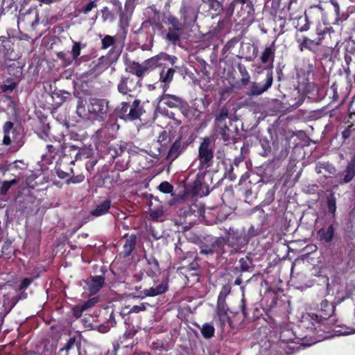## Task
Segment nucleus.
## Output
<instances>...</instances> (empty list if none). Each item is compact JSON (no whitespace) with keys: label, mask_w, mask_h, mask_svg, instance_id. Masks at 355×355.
<instances>
[{"label":"nucleus","mask_w":355,"mask_h":355,"mask_svg":"<svg viewBox=\"0 0 355 355\" xmlns=\"http://www.w3.org/2000/svg\"><path fill=\"white\" fill-rule=\"evenodd\" d=\"M334 310V305L324 300L317 312L307 313L302 316L300 326L308 331L304 338H309L311 340V343L304 345H311L331 336H323L322 333H330V329L333 328Z\"/></svg>","instance_id":"f257e3e1"},{"label":"nucleus","mask_w":355,"mask_h":355,"mask_svg":"<svg viewBox=\"0 0 355 355\" xmlns=\"http://www.w3.org/2000/svg\"><path fill=\"white\" fill-rule=\"evenodd\" d=\"M80 157V150L74 146L71 147L66 151L56 162L55 171L58 176L61 179L67 178V183H80L85 176L83 174L73 175V170L71 166L75 164L76 161Z\"/></svg>","instance_id":"f03ea898"},{"label":"nucleus","mask_w":355,"mask_h":355,"mask_svg":"<svg viewBox=\"0 0 355 355\" xmlns=\"http://www.w3.org/2000/svg\"><path fill=\"white\" fill-rule=\"evenodd\" d=\"M200 254L205 256L220 255L224 253L225 240L222 237L207 236L197 243Z\"/></svg>","instance_id":"7ed1b4c3"},{"label":"nucleus","mask_w":355,"mask_h":355,"mask_svg":"<svg viewBox=\"0 0 355 355\" xmlns=\"http://www.w3.org/2000/svg\"><path fill=\"white\" fill-rule=\"evenodd\" d=\"M214 141L210 137H205L202 139V141L198 147V159L199 161V170L207 171L213 164L214 157Z\"/></svg>","instance_id":"20e7f679"},{"label":"nucleus","mask_w":355,"mask_h":355,"mask_svg":"<svg viewBox=\"0 0 355 355\" xmlns=\"http://www.w3.org/2000/svg\"><path fill=\"white\" fill-rule=\"evenodd\" d=\"M116 45L113 36L106 35L101 39L102 49L112 48L108 51L107 56H101L98 58L97 66L103 65L105 68H107L118 60L121 53L118 47L115 48Z\"/></svg>","instance_id":"39448f33"},{"label":"nucleus","mask_w":355,"mask_h":355,"mask_svg":"<svg viewBox=\"0 0 355 355\" xmlns=\"http://www.w3.org/2000/svg\"><path fill=\"white\" fill-rule=\"evenodd\" d=\"M165 24L167 26L168 32L166 35V40L173 44H176L181 40V35L186 28L180 20L173 15H168L166 17Z\"/></svg>","instance_id":"423d86ee"},{"label":"nucleus","mask_w":355,"mask_h":355,"mask_svg":"<svg viewBox=\"0 0 355 355\" xmlns=\"http://www.w3.org/2000/svg\"><path fill=\"white\" fill-rule=\"evenodd\" d=\"M109 110V102L105 99L92 98L87 105V111L90 119L103 121Z\"/></svg>","instance_id":"0eeeda50"},{"label":"nucleus","mask_w":355,"mask_h":355,"mask_svg":"<svg viewBox=\"0 0 355 355\" xmlns=\"http://www.w3.org/2000/svg\"><path fill=\"white\" fill-rule=\"evenodd\" d=\"M141 86L140 80H137L130 76H122L117 84V90L121 95L127 96L128 100L136 98V93Z\"/></svg>","instance_id":"6e6552de"},{"label":"nucleus","mask_w":355,"mask_h":355,"mask_svg":"<svg viewBox=\"0 0 355 355\" xmlns=\"http://www.w3.org/2000/svg\"><path fill=\"white\" fill-rule=\"evenodd\" d=\"M160 101L169 108L178 109L185 117H189L191 107L182 97L164 92L160 96Z\"/></svg>","instance_id":"1a4fd4ad"},{"label":"nucleus","mask_w":355,"mask_h":355,"mask_svg":"<svg viewBox=\"0 0 355 355\" xmlns=\"http://www.w3.org/2000/svg\"><path fill=\"white\" fill-rule=\"evenodd\" d=\"M178 58L176 56L170 55L166 53H161L145 60L144 62L146 67V70L149 73L152 70L157 67H162L164 65H167V62L172 66H174Z\"/></svg>","instance_id":"9d476101"},{"label":"nucleus","mask_w":355,"mask_h":355,"mask_svg":"<svg viewBox=\"0 0 355 355\" xmlns=\"http://www.w3.org/2000/svg\"><path fill=\"white\" fill-rule=\"evenodd\" d=\"M39 21V11L36 8H31L25 13H21L18 17V24H21L27 30H35Z\"/></svg>","instance_id":"9b49d317"},{"label":"nucleus","mask_w":355,"mask_h":355,"mask_svg":"<svg viewBox=\"0 0 355 355\" xmlns=\"http://www.w3.org/2000/svg\"><path fill=\"white\" fill-rule=\"evenodd\" d=\"M119 128V125L115 122H107L96 132L95 135L100 141L107 142L115 138L116 132Z\"/></svg>","instance_id":"f8f14e48"},{"label":"nucleus","mask_w":355,"mask_h":355,"mask_svg":"<svg viewBox=\"0 0 355 355\" xmlns=\"http://www.w3.org/2000/svg\"><path fill=\"white\" fill-rule=\"evenodd\" d=\"M193 141V139L189 138L187 141L182 142V136L178 137L168 150L167 159L171 161H174L187 149L188 146L191 144Z\"/></svg>","instance_id":"ddd939ff"},{"label":"nucleus","mask_w":355,"mask_h":355,"mask_svg":"<svg viewBox=\"0 0 355 355\" xmlns=\"http://www.w3.org/2000/svg\"><path fill=\"white\" fill-rule=\"evenodd\" d=\"M145 24H142V26L137 32V43L143 51H148L153 46L154 35L146 30Z\"/></svg>","instance_id":"4468645a"},{"label":"nucleus","mask_w":355,"mask_h":355,"mask_svg":"<svg viewBox=\"0 0 355 355\" xmlns=\"http://www.w3.org/2000/svg\"><path fill=\"white\" fill-rule=\"evenodd\" d=\"M236 15L243 24H251L254 19L255 8L253 2L239 7Z\"/></svg>","instance_id":"2eb2a0df"},{"label":"nucleus","mask_w":355,"mask_h":355,"mask_svg":"<svg viewBox=\"0 0 355 355\" xmlns=\"http://www.w3.org/2000/svg\"><path fill=\"white\" fill-rule=\"evenodd\" d=\"M180 19L186 28L192 26L197 19V12L195 8L189 5H182L180 9Z\"/></svg>","instance_id":"dca6fc26"},{"label":"nucleus","mask_w":355,"mask_h":355,"mask_svg":"<svg viewBox=\"0 0 355 355\" xmlns=\"http://www.w3.org/2000/svg\"><path fill=\"white\" fill-rule=\"evenodd\" d=\"M273 83V73L272 71H267L266 80L263 85H260L259 83L253 82L251 85V88L248 92L249 96H259L263 92H266L271 87Z\"/></svg>","instance_id":"f3484780"},{"label":"nucleus","mask_w":355,"mask_h":355,"mask_svg":"<svg viewBox=\"0 0 355 355\" xmlns=\"http://www.w3.org/2000/svg\"><path fill=\"white\" fill-rule=\"evenodd\" d=\"M229 291L226 288H223V291H220L217 302V314L220 318V320L225 323L229 318L227 315V312L229 309L225 302V297L227 295Z\"/></svg>","instance_id":"a211bd4d"},{"label":"nucleus","mask_w":355,"mask_h":355,"mask_svg":"<svg viewBox=\"0 0 355 355\" xmlns=\"http://www.w3.org/2000/svg\"><path fill=\"white\" fill-rule=\"evenodd\" d=\"M145 110L140 99L135 98L133 102L130 103L128 109V121H134L140 119Z\"/></svg>","instance_id":"6ab92c4d"},{"label":"nucleus","mask_w":355,"mask_h":355,"mask_svg":"<svg viewBox=\"0 0 355 355\" xmlns=\"http://www.w3.org/2000/svg\"><path fill=\"white\" fill-rule=\"evenodd\" d=\"M87 290L92 295H96L105 284V278L101 275L91 276L86 281Z\"/></svg>","instance_id":"aec40b11"},{"label":"nucleus","mask_w":355,"mask_h":355,"mask_svg":"<svg viewBox=\"0 0 355 355\" xmlns=\"http://www.w3.org/2000/svg\"><path fill=\"white\" fill-rule=\"evenodd\" d=\"M275 51H276V46L275 41H273L272 43L268 46H266L263 51L261 53L260 57V60L261 63L266 64L268 62L270 63V67L268 69V71H272L273 68V62L275 58Z\"/></svg>","instance_id":"412c9836"},{"label":"nucleus","mask_w":355,"mask_h":355,"mask_svg":"<svg viewBox=\"0 0 355 355\" xmlns=\"http://www.w3.org/2000/svg\"><path fill=\"white\" fill-rule=\"evenodd\" d=\"M171 65V67H167V65H164L162 69L159 73V81L164 83L162 86L163 92H166L169 87V85L173 80L175 69Z\"/></svg>","instance_id":"4be33fe9"},{"label":"nucleus","mask_w":355,"mask_h":355,"mask_svg":"<svg viewBox=\"0 0 355 355\" xmlns=\"http://www.w3.org/2000/svg\"><path fill=\"white\" fill-rule=\"evenodd\" d=\"M287 10L289 13L288 20H294L298 16L300 17L306 13L302 3L297 0H290L287 6Z\"/></svg>","instance_id":"5701e85b"},{"label":"nucleus","mask_w":355,"mask_h":355,"mask_svg":"<svg viewBox=\"0 0 355 355\" xmlns=\"http://www.w3.org/2000/svg\"><path fill=\"white\" fill-rule=\"evenodd\" d=\"M148 205L149 214L153 220H156L163 215V207L157 198L151 199Z\"/></svg>","instance_id":"b1692460"},{"label":"nucleus","mask_w":355,"mask_h":355,"mask_svg":"<svg viewBox=\"0 0 355 355\" xmlns=\"http://www.w3.org/2000/svg\"><path fill=\"white\" fill-rule=\"evenodd\" d=\"M355 177V153L348 162L345 169L343 171V178L340 181V184H347Z\"/></svg>","instance_id":"393cba45"},{"label":"nucleus","mask_w":355,"mask_h":355,"mask_svg":"<svg viewBox=\"0 0 355 355\" xmlns=\"http://www.w3.org/2000/svg\"><path fill=\"white\" fill-rule=\"evenodd\" d=\"M128 33V26L120 25V28L118 30L115 35L113 36L115 43L116 44L115 48L118 47L119 51L121 52L126 40Z\"/></svg>","instance_id":"a878e982"},{"label":"nucleus","mask_w":355,"mask_h":355,"mask_svg":"<svg viewBox=\"0 0 355 355\" xmlns=\"http://www.w3.org/2000/svg\"><path fill=\"white\" fill-rule=\"evenodd\" d=\"M293 21V25L296 28L297 31L304 32L310 28L311 22L309 21L306 13L298 16Z\"/></svg>","instance_id":"bb28decb"},{"label":"nucleus","mask_w":355,"mask_h":355,"mask_svg":"<svg viewBox=\"0 0 355 355\" xmlns=\"http://www.w3.org/2000/svg\"><path fill=\"white\" fill-rule=\"evenodd\" d=\"M129 72L137 76L140 79H142L146 74L148 73L146 70V67H145L144 62L140 64L135 61L131 62L129 65Z\"/></svg>","instance_id":"cd10ccee"},{"label":"nucleus","mask_w":355,"mask_h":355,"mask_svg":"<svg viewBox=\"0 0 355 355\" xmlns=\"http://www.w3.org/2000/svg\"><path fill=\"white\" fill-rule=\"evenodd\" d=\"M130 108V101H123L118 105L114 110V114L118 118L128 121V109Z\"/></svg>","instance_id":"c85d7f7f"},{"label":"nucleus","mask_w":355,"mask_h":355,"mask_svg":"<svg viewBox=\"0 0 355 355\" xmlns=\"http://www.w3.org/2000/svg\"><path fill=\"white\" fill-rule=\"evenodd\" d=\"M214 130L225 142H230L232 139V131L227 124L215 125Z\"/></svg>","instance_id":"c756f323"},{"label":"nucleus","mask_w":355,"mask_h":355,"mask_svg":"<svg viewBox=\"0 0 355 355\" xmlns=\"http://www.w3.org/2000/svg\"><path fill=\"white\" fill-rule=\"evenodd\" d=\"M221 164L224 169V176L230 179L231 181L236 180V175L234 173V166L231 160L223 158L221 159Z\"/></svg>","instance_id":"7c9ffc66"},{"label":"nucleus","mask_w":355,"mask_h":355,"mask_svg":"<svg viewBox=\"0 0 355 355\" xmlns=\"http://www.w3.org/2000/svg\"><path fill=\"white\" fill-rule=\"evenodd\" d=\"M111 207V200L107 198L103 202L97 205L94 209H93L90 214L94 216H100L104 215L107 212H108L109 209Z\"/></svg>","instance_id":"2f4dec72"},{"label":"nucleus","mask_w":355,"mask_h":355,"mask_svg":"<svg viewBox=\"0 0 355 355\" xmlns=\"http://www.w3.org/2000/svg\"><path fill=\"white\" fill-rule=\"evenodd\" d=\"M334 234V228L332 225H329L327 228H322L318 232L319 239L327 243L331 241Z\"/></svg>","instance_id":"473e14b6"},{"label":"nucleus","mask_w":355,"mask_h":355,"mask_svg":"<svg viewBox=\"0 0 355 355\" xmlns=\"http://www.w3.org/2000/svg\"><path fill=\"white\" fill-rule=\"evenodd\" d=\"M166 290V284L162 283L150 288L144 290L143 293L146 296L154 297L165 293Z\"/></svg>","instance_id":"72a5a7b5"},{"label":"nucleus","mask_w":355,"mask_h":355,"mask_svg":"<svg viewBox=\"0 0 355 355\" xmlns=\"http://www.w3.org/2000/svg\"><path fill=\"white\" fill-rule=\"evenodd\" d=\"M229 119V110L223 106L219 111L216 114L214 119V126L220 125L223 124H227V119Z\"/></svg>","instance_id":"f704fd0d"},{"label":"nucleus","mask_w":355,"mask_h":355,"mask_svg":"<svg viewBox=\"0 0 355 355\" xmlns=\"http://www.w3.org/2000/svg\"><path fill=\"white\" fill-rule=\"evenodd\" d=\"M136 245V236L131 234L123 245V254L125 257L130 256Z\"/></svg>","instance_id":"c9c22d12"},{"label":"nucleus","mask_w":355,"mask_h":355,"mask_svg":"<svg viewBox=\"0 0 355 355\" xmlns=\"http://www.w3.org/2000/svg\"><path fill=\"white\" fill-rule=\"evenodd\" d=\"M236 67H237L239 72L240 73V74L241 76V83L242 85H243V86L247 85L250 82V76L248 70L246 69L245 66L243 64L239 62L237 64Z\"/></svg>","instance_id":"e433bc0d"},{"label":"nucleus","mask_w":355,"mask_h":355,"mask_svg":"<svg viewBox=\"0 0 355 355\" xmlns=\"http://www.w3.org/2000/svg\"><path fill=\"white\" fill-rule=\"evenodd\" d=\"M279 339L282 343H293L295 339V335L292 330L284 329L279 334Z\"/></svg>","instance_id":"4c0bfd02"},{"label":"nucleus","mask_w":355,"mask_h":355,"mask_svg":"<svg viewBox=\"0 0 355 355\" xmlns=\"http://www.w3.org/2000/svg\"><path fill=\"white\" fill-rule=\"evenodd\" d=\"M85 44H82L80 42L73 41V46L71 51V59L73 62H77L78 58L80 55L81 49L85 47Z\"/></svg>","instance_id":"58836bf2"},{"label":"nucleus","mask_w":355,"mask_h":355,"mask_svg":"<svg viewBox=\"0 0 355 355\" xmlns=\"http://www.w3.org/2000/svg\"><path fill=\"white\" fill-rule=\"evenodd\" d=\"M252 2V0H232L227 7V13L232 15L235 10H238L239 7Z\"/></svg>","instance_id":"ea45409f"},{"label":"nucleus","mask_w":355,"mask_h":355,"mask_svg":"<svg viewBox=\"0 0 355 355\" xmlns=\"http://www.w3.org/2000/svg\"><path fill=\"white\" fill-rule=\"evenodd\" d=\"M200 332L205 339H209L214 336L215 329L212 324L205 323L202 326Z\"/></svg>","instance_id":"a19ab883"},{"label":"nucleus","mask_w":355,"mask_h":355,"mask_svg":"<svg viewBox=\"0 0 355 355\" xmlns=\"http://www.w3.org/2000/svg\"><path fill=\"white\" fill-rule=\"evenodd\" d=\"M327 205L329 213L331 214L332 215H334L336 211V198L334 196V194H331L329 196L327 197Z\"/></svg>","instance_id":"79ce46f5"},{"label":"nucleus","mask_w":355,"mask_h":355,"mask_svg":"<svg viewBox=\"0 0 355 355\" xmlns=\"http://www.w3.org/2000/svg\"><path fill=\"white\" fill-rule=\"evenodd\" d=\"M194 212L195 211H193L191 207L189 205H184L182 207H180L178 211V216L180 218H186L188 216L193 215Z\"/></svg>","instance_id":"37998d69"},{"label":"nucleus","mask_w":355,"mask_h":355,"mask_svg":"<svg viewBox=\"0 0 355 355\" xmlns=\"http://www.w3.org/2000/svg\"><path fill=\"white\" fill-rule=\"evenodd\" d=\"M71 94L69 92L63 90L54 91L52 93L53 98L57 97L60 98V101L58 102L59 104H61L67 101V99L69 98Z\"/></svg>","instance_id":"c03bdc74"},{"label":"nucleus","mask_w":355,"mask_h":355,"mask_svg":"<svg viewBox=\"0 0 355 355\" xmlns=\"http://www.w3.org/2000/svg\"><path fill=\"white\" fill-rule=\"evenodd\" d=\"M259 234V231L257 229H254L253 225H250L248 228V233L245 232H240L239 234H236V240H239L241 239L242 236L244 237H252Z\"/></svg>","instance_id":"a18cd8bd"},{"label":"nucleus","mask_w":355,"mask_h":355,"mask_svg":"<svg viewBox=\"0 0 355 355\" xmlns=\"http://www.w3.org/2000/svg\"><path fill=\"white\" fill-rule=\"evenodd\" d=\"M46 149L48 153L42 155V159L44 160L45 158L49 159L50 160L53 159L57 155L58 147L51 144H48L46 145Z\"/></svg>","instance_id":"49530a36"},{"label":"nucleus","mask_w":355,"mask_h":355,"mask_svg":"<svg viewBox=\"0 0 355 355\" xmlns=\"http://www.w3.org/2000/svg\"><path fill=\"white\" fill-rule=\"evenodd\" d=\"M97 7V0L90 1L89 3L83 5L80 9V12L83 14H88L94 8Z\"/></svg>","instance_id":"de8ad7c7"},{"label":"nucleus","mask_w":355,"mask_h":355,"mask_svg":"<svg viewBox=\"0 0 355 355\" xmlns=\"http://www.w3.org/2000/svg\"><path fill=\"white\" fill-rule=\"evenodd\" d=\"M148 305L147 303H141L139 305H135L132 307L126 306L125 310H127L128 313H139L146 309V306Z\"/></svg>","instance_id":"09e8293b"},{"label":"nucleus","mask_w":355,"mask_h":355,"mask_svg":"<svg viewBox=\"0 0 355 355\" xmlns=\"http://www.w3.org/2000/svg\"><path fill=\"white\" fill-rule=\"evenodd\" d=\"M159 190L166 194L171 193L173 191V186L167 181L161 182L158 187Z\"/></svg>","instance_id":"8fccbe9b"},{"label":"nucleus","mask_w":355,"mask_h":355,"mask_svg":"<svg viewBox=\"0 0 355 355\" xmlns=\"http://www.w3.org/2000/svg\"><path fill=\"white\" fill-rule=\"evenodd\" d=\"M261 146L263 151L260 153L262 156H267L271 151L270 143L267 139L261 140Z\"/></svg>","instance_id":"3c124183"},{"label":"nucleus","mask_w":355,"mask_h":355,"mask_svg":"<svg viewBox=\"0 0 355 355\" xmlns=\"http://www.w3.org/2000/svg\"><path fill=\"white\" fill-rule=\"evenodd\" d=\"M276 189L273 187L271 189H270L266 194V197L263 203L265 205H269L272 202L275 200V194Z\"/></svg>","instance_id":"603ef678"},{"label":"nucleus","mask_w":355,"mask_h":355,"mask_svg":"<svg viewBox=\"0 0 355 355\" xmlns=\"http://www.w3.org/2000/svg\"><path fill=\"white\" fill-rule=\"evenodd\" d=\"M16 182V180H13L11 181H3L0 187V194L5 195L10 189L11 186Z\"/></svg>","instance_id":"864d4df0"},{"label":"nucleus","mask_w":355,"mask_h":355,"mask_svg":"<svg viewBox=\"0 0 355 355\" xmlns=\"http://www.w3.org/2000/svg\"><path fill=\"white\" fill-rule=\"evenodd\" d=\"M57 57L62 60L65 66L71 65L73 63V60L67 56L66 53L60 51L57 53Z\"/></svg>","instance_id":"5fc2aeb1"},{"label":"nucleus","mask_w":355,"mask_h":355,"mask_svg":"<svg viewBox=\"0 0 355 355\" xmlns=\"http://www.w3.org/2000/svg\"><path fill=\"white\" fill-rule=\"evenodd\" d=\"M239 263L241 265V271L246 272L250 271L251 269L250 263L251 262L245 258H241L239 260Z\"/></svg>","instance_id":"6e6d98bb"},{"label":"nucleus","mask_w":355,"mask_h":355,"mask_svg":"<svg viewBox=\"0 0 355 355\" xmlns=\"http://www.w3.org/2000/svg\"><path fill=\"white\" fill-rule=\"evenodd\" d=\"M0 42L4 50L8 51L10 49L12 42L9 37L0 36Z\"/></svg>","instance_id":"4d7b16f0"},{"label":"nucleus","mask_w":355,"mask_h":355,"mask_svg":"<svg viewBox=\"0 0 355 355\" xmlns=\"http://www.w3.org/2000/svg\"><path fill=\"white\" fill-rule=\"evenodd\" d=\"M1 9L3 11H8L15 5V0H1Z\"/></svg>","instance_id":"13d9d810"},{"label":"nucleus","mask_w":355,"mask_h":355,"mask_svg":"<svg viewBox=\"0 0 355 355\" xmlns=\"http://www.w3.org/2000/svg\"><path fill=\"white\" fill-rule=\"evenodd\" d=\"M304 68L302 70L303 71L304 75L306 76L307 78L310 75H313L314 73L315 67L313 64L308 62L307 64L304 66Z\"/></svg>","instance_id":"bf43d9fd"},{"label":"nucleus","mask_w":355,"mask_h":355,"mask_svg":"<svg viewBox=\"0 0 355 355\" xmlns=\"http://www.w3.org/2000/svg\"><path fill=\"white\" fill-rule=\"evenodd\" d=\"M297 35L296 34L295 35V38H296V41L299 44L298 45V49L299 50L302 52L304 51L305 49L308 50V48H309L308 46H306V40H305V36H303L302 38H297Z\"/></svg>","instance_id":"052dcab7"},{"label":"nucleus","mask_w":355,"mask_h":355,"mask_svg":"<svg viewBox=\"0 0 355 355\" xmlns=\"http://www.w3.org/2000/svg\"><path fill=\"white\" fill-rule=\"evenodd\" d=\"M98 302V297H94L92 298H90L87 302H85L83 304V309L87 310L92 306H94L97 302Z\"/></svg>","instance_id":"680f3d73"},{"label":"nucleus","mask_w":355,"mask_h":355,"mask_svg":"<svg viewBox=\"0 0 355 355\" xmlns=\"http://www.w3.org/2000/svg\"><path fill=\"white\" fill-rule=\"evenodd\" d=\"M237 42L238 40L236 38H233L229 40L223 46L222 49L223 53H225L227 51H229L231 49H232L234 46Z\"/></svg>","instance_id":"e2e57ef3"},{"label":"nucleus","mask_w":355,"mask_h":355,"mask_svg":"<svg viewBox=\"0 0 355 355\" xmlns=\"http://www.w3.org/2000/svg\"><path fill=\"white\" fill-rule=\"evenodd\" d=\"M354 126L353 123H350L347 128L342 132V138L344 140L349 139L352 135V128Z\"/></svg>","instance_id":"0e129e2a"},{"label":"nucleus","mask_w":355,"mask_h":355,"mask_svg":"<svg viewBox=\"0 0 355 355\" xmlns=\"http://www.w3.org/2000/svg\"><path fill=\"white\" fill-rule=\"evenodd\" d=\"M33 278H24L19 284V290L24 291L29 286V285H31V284L33 282Z\"/></svg>","instance_id":"69168bd1"},{"label":"nucleus","mask_w":355,"mask_h":355,"mask_svg":"<svg viewBox=\"0 0 355 355\" xmlns=\"http://www.w3.org/2000/svg\"><path fill=\"white\" fill-rule=\"evenodd\" d=\"M76 338L74 337L70 338L65 346L61 350H65L66 352H69L71 349H72L75 345Z\"/></svg>","instance_id":"338daca9"},{"label":"nucleus","mask_w":355,"mask_h":355,"mask_svg":"<svg viewBox=\"0 0 355 355\" xmlns=\"http://www.w3.org/2000/svg\"><path fill=\"white\" fill-rule=\"evenodd\" d=\"M16 87H17L16 83L13 82L9 85H3L1 86V90L3 92H6L8 91L12 92L15 89Z\"/></svg>","instance_id":"774afa93"}]
</instances>
